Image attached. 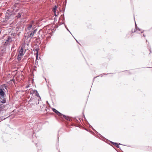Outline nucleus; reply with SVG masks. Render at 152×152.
I'll return each mask as SVG.
<instances>
[{
  "instance_id": "obj_16",
  "label": "nucleus",
  "mask_w": 152,
  "mask_h": 152,
  "mask_svg": "<svg viewBox=\"0 0 152 152\" xmlns=\"http://www.w3.org/2000/svg\"><path fill=\"white\" fill-rule=\"evenodd\" d=\"M27 34H28L27 36V39L30 37L32 38L33 37L31 35V34L30 33L28 34V32L27 33Z\"/></svg>"
},
{
  "instance_id": "obj_33",
  "label": "nucleus",
  "mask_w": 152,
  "mask_h": 152,
  "mask_svg": "<svg viewBox=\"0 0 152 152\" xmlns=\"http://www.w3.org/2000/svg\"><path fill=\"white\" fill-rule=\"evenodd\" d=\"M61 23L62 24H65L64 23V22H63V23Z\"/></svg>"
},
{
  "instance_id": "obj_28",
  "label": "nucleus",
  "mask_w": 152,
  "mask_h": 152,
  "mask_svg": "<svg viewBox=\"0 0 152 152\" xmlns=\"http://www.w3.org/2000/svg\"><path fill=\"white\" fill-rule=\"evenodd\" d=\"M29 86H28V85H27V86H26V88H28V87H29Z\"/></svg>"
},
{
  "instance_id": "obj_45",
  "label": "nucleus",
  "mask_w": 152,
  "mask_h": 152,
  "mask_svg": "<svg viewBox=\"0 0 152 152\" xmlns=\"http://www.w3.org/2000/svg\"><path fill=\"white\" fill-rule=\"evenodd\" d=\"M59 152H60V151H59Z\"/></svg>"
},
{
  "instance_id": "obj_15",
  "label": "nucleus",
  "mask_w": 152,
  "mask_h": 152,
  "mask_svg": "<svg viewBox=\"0 0 152 152\" xmlns=\"http://www.w3.org/2000/svg\"><path fill=\"white\" fill-rule=\"evenodd\" d=\"M22 56H19V54H18V56H17V60L18 61H20L21 60V57Z\"/></svg>"
},
{
  "instance_id": "obj_32",
  "label": "nucleus",
  "mask_w": 152,
  "mask_h": 152,
  "mask_svg": "<svg viewBox=\"0 0 152 152\" xmlns=\"http://www.w3.org/2000/svg\"><path fill=\"white\" fill-rule=\"evenodd\" d=\"M64 26H65V28H67V27L66 25L65 24L64 25Z\"/></svg>"
},
{
  "instance_id": "obj_1",
  "label": "nucleus",
  "mask_w": 152,
  "mask_h": 152,
  "mask_svg": "<svg viewBox=\"0 0 152 152\" xmlns=\"http://www.w3.org/2000/svg\"><path fill=\"white\" fill-rule=\"evenodd\" d=\"M8 86L5 84H3L0 86V103L4 104L6 102V99L5 97L6 93L8 92Z\"/></svg>"
},
{
  "instance_id": "obj_22",
  "label": "nucleus",
  "mask_w": 152,
  "mask_h": 152,
  "mask_svg": "<svg viewBox=\"0 0 152 152\" xmlns=\"http://www.w3.org/2000/svg\"><path fill=\"white\" fill-rule=\"evenodd\" d=\"M71 126H77V127H78V126H77L76 125H75L74 123H72V124L71 125H70Z\"/></svg>"
},
{
  "instance_id": "obj_4",
  "label": "nucleus",
  "mask_w": 152,
  "mask_h": 152,
  "mask_svg": "<svg viewBox=\"0 0 152 152\" xmlns=\"http://www.w3.org/2000/svg\"><path fill=\"white\" fill-rule=\"evenodd\" d=\"M135 28L134 29V30H133V29H132L131 31V33H130V35L132 37L133 35L132 34V33H134L137 31V33H138L137 31V30H138L140 31H141V33H142L144 31H141V29H140L139 28H138L137 27V24L136 23V22H135Z\"/></svg>"
},
{
  "instance_id": "obj_39",
  "label": "nucleus",
  "mask_w": 152,
  "mask_h": 152,
  "mask_svg": "<svg viewBox=\"0 0 152 152\" xmlns=\"http://www.w3.org/2000/svg\"><path fill=\"white\" fill-rule=\"evenodd\" d=\"M99 134V135H100L101 136V137H103L102 136V135H101L100 134Z\"/></svg>"
},
{
  "instance_id": "obj_11",
  "label": "nucleus",
  "mask_w": 152,
  "mask_h": 152,
  "mask_svg": "<svg viewBox=\"0 0 152 152\" xmlns=\"http://www.w3.org/2000/svg\"><path fill=\"white\" fill-rule=\"evenodd\" d=\"M57 7L56 5H55L54 7L53 8L52 11L54 13H55L56 12V10H57Z\"/></svg>"
},
{
  "instance_id": "obj_23",
  "label": "nucleus",
  "mask_w": 152,
  "mask_h": 152,
  "mask_svg": "<svg viewBox=\"0 0 152 152\" xmlns=\"http://www.w3.org/2000/svg\"><path fill=\"white\" fill-rule=\"evenodd\" d=\"M66 30H67V31H68L69 32L72 34L71 33V32H70V31H69V29H68V28H66Z\"/></svg>"
},
{
  "instance_id": "obj_43",
  "label": "nucleus",
  "mask_w": 152,
  "mask_h": 152,
  "mask_svg": "<svg viewBox=\"0 0 152 152\" xmlns=\"http://www.w3.org/2000/svg\"><path fill=\"white\" fill-rule=\"evenodd\" d=\"M32 22L33 23L34 21H32Z\"/></svg>"
},
{
  "instance_id": "obj_35",
  "label": "nucleus",
  "mask_w": 152,
  "mask_h": 152,
  "mask_svg": "<svg viewBox=\"0 0 152 152\" xmlns=\"http://www.w3.org/2000/svg\"><path fill=\"white\" fill-rule=\"evenodd\" d=\"M143 36L144 37H145V35L144 34H143Z\"/></svg>"
},
{
  "instance_id": "obj_31",
  "label": "nucleus",
  "mask_w": 152,
  "mask_h": 152,
  "mask_svg": "<svg viewBox=\"0 0 152 152\" xmlns=\"http://www.w3.org/2000/svg\"><path fill=\"white\" fill-rule=\"evenodd\" d=\"M97 77V76H96V77H94V79H93V81H94V79L95 78H96V77Z\"/></svg>"
},
{
  "instance_id": "obj_2",
  "label": "nucleus",
  "mask_w": 152,
  "mask_h": 152,
  "mask_svg": "<svg viewBox=\"0 0 152 152\" xmlns=\"http://www.w3.org/2000/svg\"><path fill=\"white\" fill-rule=\"evenodd\" d=\"M52 110L60 118H64L65 119L69 121H72V119L69 116L65 115L62 114L54 108H52Z\"/></svg>"
},
{
  "instance_id": "obj_17",
  "label": "nucleus",
  "mask_w": 152,
  "mask_h": 152,
  "mask_svg": "<svg viewBox=\"0 0 152 152\" xmlns=\"http://www.w3.org/2000/svg\"><path fill=\"white\" fill-rule=\"evenodd\" d=\"M7 118H5L4 117V116H1L0 117V122L3 120H4L6 119Z\"/></svg>"
},
{
  "instance_id": "obj_38",
  "label": "nucleus",
  "mask_w": 152,
  "mask_h": 152,
  "mask_svg": "<svg viewBox=\"0 0 152 152\" xmlns=\"http://www.w3.org/2000/svg\"><path fill=\"white\" fill-rule=\"evenodd\" d=\"M44 79H45V80H46V82H47V81H46V78H45V77H44Z\"/></svg>"
},
{
  "instance_id": "obj_36",
  "label": "nucleus",
  "mask_w": 152,
  "mask_h": 152,
  "mask_svg": "<svg viewBox=\"0 0 152 152\" xmlns=\"http://www.w3.org/2000/svg\"><path fill=\"white\" fill-rule=\"evenodd\" d=\"M127 72L129 73V71H127Z\"/></svg>"
},
{
  "instance_id": "obj_9",
  "label": "nucleus",
  "mask_w": 152,
  "mask_h": 152,
  "mask_svg": "<svg viewBox=\"0 0 152 152\" xmlns=\"http://www.w3.org/2000/svg\"><path fill=\"white\" fill-rule=\"evenodd\" d=\"M5 106L3 104H0V112L3 111Z\"/></svg>"
},
{
  "instance_id": "obj_26",
  "label": "nucleus",
  "mask_w": 152,
  "mask_h": 152,
  "mask_svg": "<svg viewBox=\"0 0 152 152\" xmlns=\"http://www.w3.org/2000/svg\"><path fill=\"white\" fill-rule=\"evenodd\" d=\"M83 117L85 119V118H85V115H84V114L83 113Z\"/></svg>"
},
{
  "instance_id": "obj_10",
  "label": "nucleus",
  "mask_w": 152,
  "mask_h": 152,
  "mask_svg": "<svg viewBox=\"0 0 152 152\" xmlns=\"http://www.w3.org/2000/svg\"><path fill=\"white\" fill-rule=\"evenodd\" d=\"M65 10V8L64 9V10H63V15H61V17H62V19L61 20H62V21H64V20H65V18H64V12Z\"/></svg>"
},
{
  "instance_id": "obj_24",
  "label": "nucleus",
  "mask_w": 152,
  "mask_h": 152,
  "mask_svg": "<svg viewBox=\"0 0 152 152\" xmlns=\"http://www.w3.org/2000/svg\"><path fill=\"white\" fill-rule=\"evenodd\" d=\"M74 121L75 122H76L77 123H78L79 122L78 121V120H77V119H75V120Z\"/></svg>"
},
{
  "instance_id": "obj_21",
  "label": "nucleus",
  "mask_w": 152,
  "mask_h": 152,
  "mask_svg": "<svg viewBox=\"0 0 152 152\" xmlns=\"http://www.w3.org/2000/svg\"><path fill=\"white\" fill-rule=\"evenodd\" d=\"M11 39V37H10L9 36V37H8V38H7V39L6 40V41L9 42V40L10 39Z\"/></svg>"
},
{
  "instance_id": "obj_40",
  "label": "nucleus",
  "mask_w": 152,
  "mask_h": 152,
  "mask_svg": "<svg viewBox=\"0 0 152 152\" xmlns=\"http://www.w3.org/2000/svg\"><path fill=\"white\" fill-rule=\"evenodd\" d=\"M45 110L46 111H47V109H45Z\"/></svg>"
},
{
  "instance_id": "obj_29",
  "label": "nucleus",
  "mask_w": 152,
  "mask_h": 152,
  "mask_svg": "<svg viewBox=\"0 0 152 152\" xmlns=\"http://www.w3.org/2000/svg\"><path fill=\"white\" fill-rule=\"evenodd\" d=\"M54 15L56 16H58V15H56V12L55 13H54Z\"/></svg>"
},
{
  "instance_id": "obj_20",
  "label": "nucleus",
  "mask_w": 152,
  "mask_h": 152,
  "mask_svg": "<svg viewBox=\"0 0 152 152\" xmlns=\"http://www.w3.org/2000/svg\"><path fill=\"white\" fill-rule=\"evenodd\" d=\"M35 55L36 56V60H37L38 59V53H35Z\"/></svg>"
},
{
  "instance_id": "obj_18",
  "label": "nucleus",
  "mask_w": 152,
  "mask_h": 152,
  "mask_svg": "<svg viewBox=\"0 0 152 152\" xmlns=\"http://www.w3.org/2000/svg\"><path fill=\"white\" fill-rule=\"evenodd\" d=\"M32 25L31 24H29L27 28L28 30H30L31 28L32 27Z\"/></svg>"
},
{
  "instance_id": "obj_8",
  "label": "nucleus",
  "mask_w": 152,
  "mask_h": 152,
  "mask_svg": "<svg viewBox=\"0 0 152 152\" xmlns=\"http://www.w3.org/2000/svg\"><path fill=\"white\" fill-rule=\"evenodd\" d=\"M37 30V29L36 28V29H35L34 30H33L32 31H31L28 32V34L30 33L31 34V35L32 36V37H33L34 34L36 33V32Z\"/></svg>"
},
{
  "instance_id": "obj_37",
  "label": "nucleus",
  "mask_w": 152,
  "mask_h": 152,
  "mask_svg": "<svg viewBox=\"0 0 152 152\" xmlns=\"http://www.w3.org/2000/svg\"><path fill=\"white\" fill-rule=\"evenodd\" d=\"M75 40H76V42H78L77 40L75 39Z\"/></svg>"
},
{
  "instance_id": "obj_34",
  "label": "nucleus",
  "mask_w": 152,
  "mask_h": 152,
  "mask_svg": "<svg viewBox=\"0 0 152 152\" xmlns=\"http://www.w3.org/2000/svg\"><path fill=\"white\" fill-rule=\"evenodd\" d=\"M58 139H59V137H58V138H57V141H58Z\"/></svg>"
},
{
  "instance_id": "obj_6",
  "label": "nucleus",
  "mask_w": 152,
  "mask_h": 152,
  "mask_svg": "<svg viewBox=\"0 0 152 152\" xmlns=\"http://www.w3.org/2000/svg\"><path fill=\"white\" fill-rule=\"evenodd\" d=\"M23 48H24L23 47H22L20 48L18 54H19V56H22L24 55V53H23Z\"/></svg>"
},
{
  "instance_id": "obj_44",
  "label": "nucleus",
  "mask_w": 152,
  "mask_h": 152,
  "mask_svg": "<svg viewBox=\"0 0 152 152\" xmlns=\"http://www.w3.org/2000/svg\"><path fill=\"white\" fill-rule=\"evenodd\" d=\"M109 74L107 73V74L106 75H108V74Z\"/></svg>"
},
{
  "instance_id": "obj_3",
  "label": "nucleus",
  "mask_w": 152,
  "mask_h": 152,
  "mask_svg": "<svg viewBox=\"0 0 152 152\" xmlns=\"http://www.w3.org/2000/svg\"><path fill=\"white\" fill-rule=\"evenodd\" d=\"M39 99H37L36 97H31L30 100H29L28 102H32L31 103L33 104H37L39 103Z\"/></svg>"
},
{
  "instance_id": "obj_42",
  "label": "nucleus",
  "mask_w": 152,
  "mask_h": 152,
  "mask_svg": "<svg viewBox=\"0 0 152 152\" xmlns=\"http://www.w3.org/2000/svg\"><path fill=\"white\" fill-rule=\"evenodd\" d=\"M115 150L117 151L118 152H119L117 150L115 149Z\"/></svg>"
},
{
  "instance_id": "obj_5",
  "label": "nucleus",
  "mask_w": 152,
  "mask_h": 152,
  "mask_svg": "<svg viewBox=\"0 0 152 152\" xmlns=\"http://www.w3.org/2000/svg\"><path fill=\"white\" fill-rule=\"evenodd\" d=\"M30 94H34L37 97H39V99H40L41 100V98L40 97V96L39 95V94L37 91L36 90H32V92H31V91L30 92Z\"/></svg>"
},
{
  "instance_id": "obj_13",
  "label": "nucleus",
  "mask_w": 152,
  "mask_h": 152,
  "mask_svg": "<svg viewBox=\"0 0 152 152\" xmlns=\"http://www.w3.org/2000/svg\"><path fill=\"white\" fill-rule=\"evenodd\" d=\"M39 49V48H37L33 49V51L34 52H36V53H38V51Z\"/></svg>"
},
{
  "instance_id": "obj_25",
  "label": "nucleus",
  "mask_w": 152,
  "mask_h": 152,
  "mask_svg": "<svg viewBox=\"0 0 152 152\" xmlns=\"http://www.w3.org/2000/svg\"><path fill=\"white\" fill-rule=\"evenodd\" d=\"M88 132H89L90 133H94V132H93L92 131H90L88 130Z\"/></svg>"
},
{
  "instance_id": "obj_27",
  "label": "nucleus",
  "mask_w": 152,
  "mask_h": 152,
  "mask_svg": "<svg viewBox=\"0 0 152 152\" xmlns=\"http://www.w3.org/2000/svg\"><path fill=\"white\" fill-rule=\"evenodd\" d=\"M85 129V130H86V131H88V129H86V128H85V129Z\"/></svg>"
},
{
  "instance_id": "obj_12",
  "label": "nucleus",
  "mask_w": 152,
  "mask_h": 152,
  "mask_svg": "<svg viewBox=\"0 0 152 152\" xmlns=\"http://www.w3.org/2000/svg\"><path fill=\"white\" fill-rule=\"evenodd\" d=\"M88 124L89 125V127L91 128L92 130L94 131L96 133H98V132H97L90 124H89V123H88Z\"/></svg>"
},
{
  "instance_id": "obj_19",
  "label": "nucleus",
  "mask_w": 152,
  "mask_h": 152,
  "mask_svg": "<svg viewBox=\"0 0 152 152\" xmlns=\"http://www.w3.org/2000/svg\"><path fill=\"white\" fill-rule=\"evenodd\" d=\"M148 49L150 51V53L149 54V55H150V53H152L151 50V48L150 46H148Z\"/></svg>"
},
{
  "instance_id": "obj_14",
  "label": "nucleus",
  "mask_w": 152,
  "mask_h": 152,
  "mask_svg": "<svg viewBox=\"0 0 152 152\" xmlns=\"http://www.w3.org/2000/svg\"><path fill=\"white\" fill-rule=\"evenodd\" d=\"M21 17V15L20 13H18L16 17L17 18H20Z\"/></svg>"
},
{
  "instance_id": "obj_41",
  "label": "nucleus",
  "mask_w": 152,
  "mask_h": 152,
  "mask_svg": "<svg viewBox=\"0 0 152 152\" xmlns=\"http://www.w3.org/2000/svg\"><path fill=\"white\" fill-rule=\"evenodd\" d=\"M40 30H39V31H38V34L39 32H40Z\"/></svg>"
},
{
  "instance_id": "obj_30",
  "label": "nucleus",
  "mask_w": 152,
  "mask_h": 152,
  "mask_svg": "<svg viewBox=\"0 0 152 152\" xmlns=\"http://www.w3.org/2000/svg\"><path fill=\"white\" fill-rule=\"evenodd\" d=\"M38 62L37 61V60H36L35 61V63L36 64H37L36 63H37Z\"/></svg>"
},
{
  "instance_id": "obj_7",
  "label": "nucleus",
  "mask_w": 152,
  "mask_h": 152,
  "mask_svg": "<svg viewBox=\"0 0 152 152\" xmlns=\"http://www.w3.org/2000/svg\"><path fill=\"white\" fill-rule=\"evenodd\" d=\"M110 142L112 144L115 146L116 147L118 148H119V147H120L119 146V145H122V144H121L120 143L115 142H113L111 141H110Z\"/></svg>"
}]
</instances>
